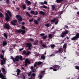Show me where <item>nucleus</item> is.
<instances>
[{"instance_id":"8fccbe9b","label":"nucleus","mask_w":79,"mask_h":79,"mask_svg":"<svg viewBox=\"0 0 79 79\" xmlns=\"http://www.w3.org/2000/svg\"><path fill=\"white\" fill-rule=\"evenodd\" d=\"M17 72L18 73H20L21 72V70L19 69H17Z\"/></svg>"},{"instance_id":"de8ad7c7","label":"nucleus","mask_w":79,"mask_h":79,"mask_svg":"<svg viewBox=\"0 0 79 79\" xmlns=\"http://www.w3.org/2000/svg\"><path fill=\"white\" fill-rule=\"evenodd\" d=\"M58 19H56V21L55 22V24H58Z\"/></svg>"},{"instance_id":"2f4dec72","label":"nucleus","mask_w":79,"mask_h":79,"mask_svg":"<svg viewBox=\"0 0 79 79\" xmlns=\"http://www.w3.org/2000/svg\"><path fill=\"white\" fill-rule=\"evenodd\" d=\"M41 7L43 8H45V9H47V7L45 6H41Z\"/></svg>"},{"instance_id":"bb28decb","label":"nucleus","mask_w":79,"mask_h":79,"mask_svg":"<svg viewBox=\"0 0 79 79\" xmlns=\"http://www.w3.org/2000/svg\"><path fill=\"white\" fill-rule=\"evenodd\" d=\"M22 7L23 10H25V9H26V5L25 4L23 5Z\"/></svg>"},{"instance_id":"f3484780","label":"nucleus","mask_w":79,"mask_h":79,"mask_svg":"<svg viewBox=\"0 0 79 79\" xmlns=\"http://www.w3.org/2000/svg\"><path fill=\"white\" fill-rule=\"evenodd\" d=\"M7 13H8V14L10 17H11V16H12V15H11V12H10V11L9 10H7Z\"/></svg>"},{"instance_id":"aec40b11","label":"nucleus","mask_w":79,"mask_h":79,"mask_svg":"<svg viewBox=\"0 0 79 79\" xmlns=\"http://www.w3.org/2000/svg\"><path fill=\"white\" fill-rule=\"evenodd\" d=\"M39 15H42L43 16H44L45 15V13L44 12H43V11H40L39 13Z\"/></svg>"},{"instance_id":"69168bd1","label":"nucleus","mask_w":79,"mask_h":79,"mask_svg":"<svg viewBox=\"0 0 79 79\" xmlns=\"http://www.w3.org/2000/svg\"><path fill=\"white\" fill-rule=\"evenodd\" d=\"M34 64V67H37V64Z\"/></svg>"},{"instance_id":"dca6fc26","label":"nucleus","mask_w":79,"mask_h":79,"mask_svg":"<svg viewBox=\"0 0 79 79\" xmlns=\"http://www.w3.org/2000/svg\"><path fill=\"white\" fill-rule=\"evenodd\" d=\"M7 45V42L6 41H4L2 43V45L3 47H5V46H6Z\"/></svg>"},{"instance_id":"423d86ee","label":"nucleus","mask_w":79,"mask_h":79,"mask_svg":"<svg viewBox=\"0 0 79 79\" xmlns=\"http://www.w3.org/2000/svg\"><path fill=\"white\" fill-rule=\"evenodd\" d=\"M3 26L4 28H5L6 29H10L11 28L10 25L7 23H5Z\"/></svg>"},{"instance_id":"e433bc0d","label":"nucleus","mask_w":79,"mask_h":79,"mask_svg":"<svg viewBox=\"0 0 79 79\" xmlns=\"http://www.w3.org/2000/svg\"><path fill=\"white\" fill-rule=\"evenodd\" d=\"M41 58H42V59L43 60H45V57L44 56V55L41 56Z\"/></svg>"},{"instance_id":"c9c22d12","label":"nucleus","mask_w":79,"mask_h":79,"mask_svg":"<svg viewBox=\"0 0 79 79\" xmlns=\"http://www.w3.org/2000/svg\"><path fill=\"white\" fill-rule=\"evenodd\" d=\"M48 37L49 38H52L53 37V36H52V34H49L48 35Z\"/></svg>"},{"instance_id":"0e129e2a","label":"nucleus","mask_w":79,"mask_h":79,"mask_svg":"<svg viewBox=\"0 0 79 79\" xmlns=\"http://www.w3.org/2000/svg\"><path fill=\"white\" fill-rule=\"evenodd\" d=\"M31 10V8L28 7V11H30V10Z\"/></svg>"},{"instance_id":"a19ab883","label":"nucleus","mask_w":79,"mask_h":79,"mask_svg":"<svg viewBox=\"0 0 79 79\" xmlns=\"http://www.w3.org/2000/svg\"><path fill=\"white\" fill-rule=\"evenodd\" d=\"M19 59H20V60H21V61H22L23 60V57H22V56H19Z\"/></svg>"},{"instance_id":"37998d69","label":"nucleus","mask_w":79,"mask_h":79,"mask_svg":"<svg viewBox=\"0 0 79 79\" xmlns=\"http://www.w3.org/2000/svg\"><path fill=\"white\" fill-rule=\"evenodd\" d=\"M45 26H46V27H50V24L49 23H48V24H45Z\"/></svg>"},{"instance_id":"7c9ffc66","label":"nucleus","mask_w":79,"mask_h":79,"mask_svg":"<svg viewBox=\"0 0 79 79\" xmlns=\"http://www.w3.org/2000/svg\"><path fill=\"white\" fill-rule=\"evenodd\" d=\"M56 18L54 19L53 20H51V23H54L56 21Z\"/></svg>"},{"instance_id":"3c124183","label":"nucleus","mask_w":79,"mask_h":79,"mask_svg":"<svg viewBox=\"0 0 79 79\" xmlns=\"http://www.w3.org/2000/svg\"><path fill=\"white\" fill-rule=\"evenodd\" d=\"M29 40H31V42H34V40H33V39H32L31 38H30V39H29Z\"/></svg>"},{"instance_id":"f03ea898","label":"nucleus","mask_w":79,"mask_h":79,"mask_svg":"<svg viewBox=\"0 0 79 79\" xmlns=\"http://www.w3.org/2000/svg\"><path fill=\"white\" fill-rule=\"evenodd\" d=\"M50 69H53L54 71H56L57 70L60 69V66L58 65H54L53 66V67H51L49 68Z\"/></svg>"},{"instance_id":"1a4fd4ad","label":"nucleus","mask_w":79,"mask_h":79,"mask_svg":"<svg viewBox=\"0 0 79 79\" xmlns=\"http://www.w3.org/2000/svg\"><path fill=\"white\" fill-rule=\"evenodd\" d=\"M11 24L13 25V26H16V24L15 23H17V20H13V21H11Z\"/></svg>"},{"instance_id":"2eb2a0df","label":"nucleus","mask_w":79,"mask_h":79,"mask_svg":"<svg viewBox=\"0 0 79 79\" xmlns=\"http://www.w3.org/2000/svg\"><path fill=\"white\" fill-rule=\"evenodd\" d=\"M25 2L26 3H27V5H31V3L30 1H28V0H26Z\"/></svg>"},{"instance_id":"9b49d317","label":"nucleus","mask_w":79,"mask_h":79,"mask_svg":"<svg viewBox=\"0 0 79 79\" xmlns=\"http://www.w3.org/2000/svg\"><path fill=\"white\" fill-rule=\"evenodd\" d=\"M31 14H33V15H38V12L37 11H35V12L33 10H31Z\"/></svg>"},{"instance_id":"c85d7f7f","label":"nucleus","mask_w":79,"mask_h":79,"mask_svg":"<svg viewBox=\"0 0 79 79\" xmlns=\"http://www.w3.org/2000/svg\"><path fill=\"white\" fill-rule=\"evenodd\" d=\"M50 46L51 47V48L52 49H53L55 47V44H51L50 45Z\"/></svg>"},{"instance_id":"7ed1b4c3","label":"nucleus","mask_w":79,"mask_h":79,"mask_svg":"<svg viewBox=\"0 0 79 79\" xmlns=\"http://www.w3.org/2000/svg\"><path fill=\"white\" fill-rule=\"evenodd\" d=\"M0 58L1 59H3V60H1V65H3L5 63L6 61L5 59H4V56L2 55H0Z\"/></svg>"},{"instance_id":"774afa93","label":"nucleus","mask_w":79,"mask_h":79,"mask_svg":"<svg viewBox=\"0 0 79 79\" xmlns=\"http://www.w3.org/2000/svg\"><path fill=\"white\" fill-rule=\"evenodd\" d=\"M44 4H47V1H44Z\"/></svg>"},{"instance_id":"ddd939ff","label":"nucleus","mask_w":79,"mask_h":79,"mask_svg":"<svg viewBox=\"0 0 79 79\" xmlns=\"http://www.w3.org/2000/svg\"><path fill=\"white\" fill-rule=\"evenodd\" d=\"M35 64H37V66H39V65H42V62L41 61L36 62H35Z\"/></svg>"},{"instance_id":"4be33fe9","label":"nucleus","mask_w":79,"mask_h":79,"mask_svg":"<svg viewBox=\"0 0 79 79\" xmlns=\"http://www.w3.org/2000/svg\"><path fill=\"white\" fill-rule=\"evenodd\" d=\"M63 1V0H56V2L57 3H61V2Z\"/></svg>"},{"instance_id":"f8f14e48","label":"nucleus","mask_w":79,"mask_h":79,"mask_svg":"<svg viewBox=\"0 0 79 79\" xmlns=\"http://www.w3.org/2000/svg\"><path fill=\"white\" fill-rule=\"evenodd\" d=\"M58 51H59V53H60L61 54L62 52H63V51L64 50H63V48H60L59 49Z\"/></svg>"},{"instance_id":"4d7b16f0","label":"nucleus","mask_w":79,"mask_h":79,"mask_svg":"<svg viewBox=\"0 0 79 79\" xmlns=\"http://www.w3.org/2000/svg\"><path fill=\"white\" fill-rule=\"evenodd\" d=\"M37 43H38V41H37L36 42V43H33V44H34L35 45H36V44H37Z\"/></svg>"},{"instance_id":"39448f33","label":"nucleus","mask_w":79,"mask_h":79,"mask_svg":"<svg viewBox=\"0 0 79 79\" xmlns=\"http://www.w3.org/2000/svg\"><path fill=\"white\" fill-rule=\"evenodd\" d=\"M68 31L67 30H65L64 31V32L62 33V34L60 35L61 37L63 38L64 37V35H66V34H68Z\"/></svg>"},{"instance_id":"20e7f679","label":"nucleus","mask_w":79,"mask_h":79,"mask_svg":"<svg viewBox=\"0 0 79 79\" xmlns=\"http://www.w3.org/2000/svg\"><path fill=\"white\" fill-rule=\"evenodd\" d=\"M25 44L26 45H27L26 46V48H27V47H28V49L29 50H31L32 48H31V47L32 46V44H31V43H26Z\"/></svg>"},{"instance_id":"f704fd0d","label":"nucleus","mask_w":79,"mask_h":79,"mask_svg":"<svg viewBox=\"0 0 79 79\" xmlns=\"http://www.w3.org/2000/svg\"><path fill=\"white\" fill-rule=\"evenodd\" d=\"M75 69H77V70H79V66L77 65H76L75 66Z\"/></svg>"},{"instance_id":"052dcab7","label":"nucleus","mask_w":79,"mask_h":79,"mask_svg":"<svg viewBox=\"0 0 79 79\" xmlns=\"http://www.w3.org/2000/svg\"><path fill=\"white\" fill-rule=\"evenodd\" d=\"M23 49H24V48H22L19 49V51H22V50H23Z\"/></svg>"},{"instance_id":"4c0bfd02","label":"nucleus","mask_w":79,"mask_h":79,"mask_svg":"<svg viewBox=\"0 0 79 79\" xmlns=\"http://www.w3.org/2000/svg\"><path fill=\"white\" fill-rule=\"evenodd\" d=\"M0 17H1V18H3V17H4L2 13L1 12H0Z\"/></svg>"},{"instance_id":"5fc2aeb1","label":"nucleus","mask_w":79,"mask_h":79,"mask_svg":"<svg viewBox=\"0 0 79 79\" xmlns=\"http://www.w3.org/2000/svg\"><path fill=\"white\" fill-rule=\"evenodd\" d=\"M64 28H65L66 29H67V28H68V26L67 25H65L64 26Z\"/></svg>"},{"instance_id":"680f3d73","label":"nucleus","mask_w":79,"mask_h":79,"mask_svg":"<svg viewBox=\"0 0 79 79\" xmlns=\"http://www.w3.org/2000/svg\"><path fill=\"white\" fill-rule=\"evenodd\" d=\"M40 4L41 5H44V3L43 2H40Z\"/></svg>"},{"instance_id":"412c9836","label":"nucleus","mask_w":79,"mask_h":79,"mask_svg":"<svg viewBox=\"0 0 79 79\" xmlns=\"http://www.w3.org/2000/svg\"><path fill=\"white\" fill-rule=\"evenodd\" d=\"M34 23L35 24H39V22L37 20H34Z\"/></svg>"},{"instance_id":"338daca9","label":"nucleus","mask_w":79,"mask_h":79,"mask_svg":"<svg viewBox=\"0 0 79 79\" xmlns=\"http://www.w3.org/2000/svg\"><path fill=\"white\" fill-rule=\"evenodd\" d=\"M55 56V54H52L50 56Z\"/></svg>"},{"instance_id":"72a5a7b5","label":"nucleus","mask_w":79,"mask_h":79,"mask_svg":"<svg viewBox=\"0 0 79 79\" xmlns=\"http://www.w3.org/2000/svg\"><path fill=\"white\" fill-rule=\"evenodd\" d=\"M31 74H32V72L30 71L29 73H28L27 74L28 76H29V77H30V76H31Z\"/></svg>"},{"instance_id":"58836bf2","label":"nucleus","mask_w":79,"mask_h":79,"mask_svg":"<svg viewBox=\"0 0 79 79\" xmlns=\"http://www.w3.org/2000/svg\"><path fill=\"white\" fill-rule=\"evenodd\" d=\"M47 38V35L44 36L42 37L43 39H45Z\"/></svg>"},{"instance_id":"09e8293b","label":"nucleus","mask_w":79,"mask_h":79,"mask_svg":"<svg viewBox=\"0 0 79 79\" xmlns=\"http://www.w3.org/2000/svg\"><path fill=\"white\" fill-rule=\"evenodd\" d=\"M22 29H26V27H24V26H22Z\"/></svg>"},{"instance_id":"a18cd8bd","label":"nucleus","mask_w":79,"mask_h":79,"mask_svg":"<svg viewBox=\"0 0 79 79\" xmlns=\"http://www.w3.org/2000/svg\"><path fill=\"white\" fill-rule=\"evenodd\" d=\"M63 48L66 49V44H64L63 46Z\"/></svg>"},{"instance_id":"393cba45","label":"nucleus","mask_w":79,"mask_h":79,"mask_svg":"<svg viewBox=\"0 0 79 79\" xmlns=\"http://www.w3.org/2000/svg\"><path fill=\"white\" fill-rule=\"evenodd\" d=\"M71 40H77V39L76 37V36H74L72 38Z\"/></svg>"},{"instance_id":"5701e85b","label":"nucleus","mask_w":79,"mask_h":79,"mask_svg":"<svg viewBox=\"0 0 79 79\" xmlns=\"http://www.w3.org/2000/svg\"><path fill=\"white\" fill-rule=\"evenodd\" d=\"M51 7L52 8V10L54 11V10H55V6H54V5H52Z\"/></svg>"},{"instance_id":"b1692460","label":"nucleus","mask_w":79,"mask_h":79,"mask_svg":"<svg viewBox=\"0 0 79 79\" xmlns=\"http://www.w3.org/2000/svg\"><path fill=\"white\" fill-rule=\"evenodd\" d=\"M3 35L5 37L6 39H8V36H7V35H6V33H4L3 34Z\"/></svg>"},{"instance_id":"9d476101","label":"nucleus","mask_w":79,"mask_h":79,"mask_svg":"<svg viewBox=\"0 0 79 79\" xmlns=\"http://www.w3.org/2000/svg\"><path fill=\"white\" fill-rule=\"evenodd\" d=\"M14 60L15 62L16 61H19V56H16Z\"/></svg>"},{"instance_id":"c03bdc74","label":"nucleus","mask_w":79,"mask_h":79,"mask_svg":"<svg viewBox=\"0 0 79 79\" xmlns=\"http://www.w3.org/2000/svg\"><path fill=\"white\" fill-rule=\"evenodd\" d=\"M42 46L43 47H44V48H46L47 47V45H46V44H42Z\"/></svg>"},{"instance_id":"a211bd4d","label":"nucleus","mask_w":79,"mask_h":79,"mask_svg":"<svg viewBox=\"0 0 79 79\" xmlns=\"http://www.w3.org/2000/svg\"><path fill=\"white\" fill-rule=\"evenodd\" d=\"M16 32L19 33V34H20L22 32V29H19V30H17Z\"/></svg>"},{"instance_id":"c756f323","label":"nucleus","mask_w":79,"mask_h":79,"mask_svg":"<svg viewBox=\"0 0 79 79\" xmlns=\"http://www.w3.org/2000/svg\"><path fill=\"white\" fill-rule=\"evenodd\" d=\"M10 59H11V60H13V62H15V58H14V57L13 56H11L10 57Z\"/></svg>"},{"instance_id":"6e6552de","label":"nucleus","mask_w":79,"mask_h":79,"mask_svg":"<svg viewBox=\"0 0 79 79\" xmlns=\"http://www.w3.org/2000/svg\"><path fill=\"white\" fill-rule=\"evenodd\" d=\"M25 66H27V63L28 64H31V62L29 61V59H26L25 61Z\"/></svg>"},{"instance_id":"79ce46f5","label":"nucleus","mask_w":79,"mask_h":79,"mask_svg":"<svg viewBox=\"0 0 79 79\" xmlns=\"http://www.w3.org/2000/svg\"><path fill=\"white\" fill-rule=\"evenodd\" d=\"M23 55H26V51L25 50H24L23 51Z\"/></svg>"},{"instance_id":"0eeeda50","label":"nucleus","mask_w":79,"mask_h":79,"mask_svg":"<svg viewBox=\"0 0 79 79\" xmlns=\"http://www.w3.org/2000/svg\"><path fill=\"white\" fill-rule=\"evenodd\" d=\"M5 15L6 16L5 19L6 21H7V22H9V21H10L9 19L11 18L10 17V16L8 15V14L6 13H5Z\"/></svg>"},{"instance_id":"4468645a","label":"nucleus","mask_w":79,"mask_h":79,"mask_svg":"<svg viewBox=\"0 0 79 79\" xmlns=\"http://www.w3.org/2000/svg\"><path fill=\"white\" fill-rule=\"evenodd\" d=\"M2 73H4V74L5 75L6 74V73H7V72L6 71V70H5V69H4V68H2Z\"/></svg>"},{"instance_id":"49530a36","label":"nucleus","mask_w":79,"mask_h":79,"mask_svg":"<svg viewBox=\"0 0 79 79\" xmlns=\"http://www.w3.org/2000/svg\"><path fill=\"white\" fill-rule=\"evenodd\" d=\"M34 21V19H31L29 20V22H30V23H31V22H32V21Z\"/></svg>"},{"instance_id":"cd10ccee","label":"nucleus","mask_w":79,"mask_h":79,"mask_svg":"<svg viewBox=\"0 0 79 79\" xmlns=\"http://www.w3.org/2000/svg\"><path fill=\"white\" fill-rule=\"evenodd\" d=\"M31 53V52L29 51H28L26 53V56H28V55H30Z\"/></svg>"},{"instance_id":"f257e3e1","label":"nucleus","mask_w":79,"mask_h":79,"mask_svg":"<svg viewBox=\"0 0 79 79\" xmlns=\"http://www.w3.org/2000/svg\"><path fill=\"white\" fill-rule=\"evenodd\" d=\"M16 17L18 19L19 24H21L22 25H24L25 24V23L24 22L21 23L23 21V18L20 15H17L16 16Z\"/></svg>"},{"instance_id":"864d4df0","label":"nucleus","mask_w":79,"mask_h":79,"mask_svg":"<svg viewBox=\"0 0 79 79\" xmlns=\"http://www.w3.org/2000/svg\"><path fill=\"white\" fill-rule=\"evenodd\" d=\"M31 75H32V76H33V77H35V74L34 73H32L31 74Z\"/></svg>"},{"instance_id":"603ef678","label":"nucleus","mask_w":79,"mask_h":79,"mask_svg":"<svg viewBox=\"0 0 79 79\" xmlns=\"http://www.w3.org/2000/svg\"><path fill=\"white\" fill-rule=\"evenodd\" d=\"M40 36H44L45 35V34L44 33H41L40 34Z\"/></svg>"},{"instance_id":"13d9d810","label":"nucleus","mask_w":79,"mask_h":79,"mask_svg":"<svg viewBox=\"0 0 79 79\" xmlns=\"http://www.w3.org/2000/svg\"><path fill=\"white\" fill-rule=\"evenodd\" d=\"M40 44L42 45L43 44V42H42V40H41L40 41Z\"/></svg>"},{"instance_id":"bf43d9fd","label":"nucleus","mask_w":79,"mask_h":79,"mask_svg":"<svg viewBox=\"0 0 79 79\" xmlns=\"http://www.w3.org/2000/svg\"><path fill=\"white\" fill-rule=\"evenodd\" d=\"M43 77V76H42V75H40V78L42 79V78Z\"/></svg>"},{"instance_id":"a878e982","label":"nucleus","mask_w":79,"mask_h":79,"mask_svg":"<svg viewBox=\"0 0 79 79\" xmlns=\"http://www.w3.org/2000/svg\"><path fill=\"white\" fill-rule=\"evenodd\" d=\"M26 15H27L28 16H29V17H30V18H31V17H32V15L29 14L28 12H27L26 13Z\"/></svg>"},{"instance_id":"473e14b6","label":"nucleus","mask_w":79,"mask_h":79,"mask_svg":"<svg viewBox=\"0 0 79 79\" xmlns=\"http://www.w3.org/2000/svg\"><path fill=\"white\" fill-rule=\"evenodd\" d=\"M75 37H76L77 39H78L79 38V33H77L76 34V36Z\"/></svg>"},{"instance_id":"6ab92c4d","label":"nucleus","mask_w":79,"mask_h":79,"mask_svg":"<svg viewBox=\"0 0 79 79\" xmlns=\"http://www.w3.org/2000/svg\"><path fill=\"white\" fill-rule=\"evenodd\" d=\"M0 78H2V79H6L5 78H3V75L2 73H0Z\"/></svg>"},{"instance_id":"6e6d98bb","label":"nucleus","mask_w":79,"mask_h":79,"mask_svg":"<svg viewBox=\"0 0 79 79\" xmlns=\"http://www.w3.org/2000/svg\"><path fill=\"white\" fill-rule=\"evenodd\" d=\"M45 70H44V71H42L41 72V74H42V73H45Z\"/></svg>"},{"instance_id":"e2e57ef3","label":"nucleus","mask_w":79,"mask_h":79,"mask_svg":"<svg viewBox=\"0 0 79 79\" xmlns=\"http://www.w3.org/2000/svg\"><path fill=\"white\" fill-rule=\"evenodd\" d=\"M22 77H23V79H25V76H24V75H22Z\"/></svg>"},{"instance_id":"ea45409f","label":"nucleus","mask_w":79,"mask_h":79,"mask_svg":"<svg viewBox=\"0 0 79 79\" xmlns=\"http://www.w3.org/2000/svg\"><path fill=\"white\" fill-rule=\"evenodd\" d=\"M22 34L23 35V34H25L26 33V31L25 30H22Z\"/></svg>"}]
</instances>
